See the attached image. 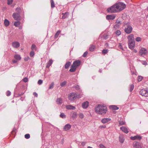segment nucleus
<instances>
[{
  "label": "nucleus",
  "mask_w": 148,
  "mask_h": 148,
  "mask_svg": "<svg viewBox=\"0 0 148 148\" xmlns=\"http://www.w3.org/2000/svg\"><path fill=\"white\" fill-rule=\"evenodd\" d=\"M79 117L82 119L84 118V115L82 113H80L79 114Z\"/></svg>",
  "instance_id": "46"
},
{
  "label": "nucleus",
  "mask_w": 148,
  "mask_h": 148,
  "mask_svg": "<svg viewBox=\"0 0 148 148\" xmlns=\"http://www.w3.org/2000/svg\"><path fill=\"white\" fill-rule=\"evenodd\" d=\"M13 62L14 63H16L17 62V61L16 60H14L13 61Z\"/></svg>",
  "instance_id": "63"
},
{
  "label": "nucleus",
  "mask_w": 148,
  "mask_h": 148,
  "mask_svg": "<svg viewBox=\"0 0 148 148\" xmlns=\"http://www.w3.org/2000/svg\"><path fill=\"white\" fill-rule=\"evenodd\" d=\"M140 94L142 96L147 97V89H144L141 90L140 91Z\"/></svg>",
  "instance_id": "10"
},
{
  "label": "nucleus",
  "mask_w": 148,
  "mask_h": 148,
  "mask_svg": "<svg viewBox=\"0 0 148 148\" xmlns=\"http://www.w3.org/2000/svg\"><path fill=\"white\" fill-rule=\"evenodd\" d=\"M86 143V142H83L81 143V145L83 146H84Z\"/></svg>",
  "instance_id": "60"
},
{
  "label": "nucleus",
  "mask_w": 148,
  "mask_h": 148,
  "mask_svg": "<svg viewBox=\"0 0 148 148\" xmlns=\"http://www.w3.org/2000/svg\"><path fill=\"white\" fill-rule=\"evenodd\" d=\"M129 48L130 49H133L135 46V41L128 42Z\"/></svg>",
  "instance_id": "9"
},
{
  "label": "nucleus",
  "mask_w": 148,
  "mask_h": 148,
  "mask_svg": "<svg viewBox=\"0 0 148 148\" xmlns=\"http://www.w3.org/2000/svg\"><path fill=\"white\" fill-rule=\"evenodd\" d=\"M4 24L5 26H8L10 24V22L8 20L5 19L4 21Z\"/></svg>",
  "instance_id": "30"
},
{
  "label": "nucleus",
  "mask_w": 148,
  "mask_h": 148,
  "mask_svg": "<svg viewBox=\"0 0 148 148\" xmlns=\"http://www.w3.org/2000/svg\"><path fill=\"white\" fill-rule=\"evenodd\" d=\"M62 14L63 15L62 17V19H65L68 17L69 13L68 12H66L65 13H62Z\"/></svg>",
  "instance_id": "17"
},
{
  "label": "nucleus",
  "mask_w": 148,
  "mask_h": 148,
  "mask_svg": "<svg viewBox=\"0 0 148 148\" xmlns=\"http://www.w3.org/2000/svg\"><path fill=\"white\" fill-rule=\"evenodd\" d=\"M135 40L137 42H140L141 41V38L140 37H137L136 38Z\"/></svg>",
  "instance_id": "48"
},
{
  "label": "nucleus",
  "mask_w": 148,
  "mask_h": 148,
  "mask_svg": "<svg viewBox=\"0 0 148 148\" xmlns=\"http://www.w3.org/2000/svg\"><path fill=\"white\" fill-rule=\"evenodd\" d=\"M100 148H106L105 146H104L103 144H101L99 145Z\"/></svg>",
  "instance_id": "58"
},
{
  "label": "nucleus",
  "mask_w": 148,
  "mask_h": 148,
  "mask_svg": "<svg viewBox=\"0 0 148 148\" xmlns=\"http://www.w3.org/2000/svg\"><path fill=\"white\" fill-rule=\"evenodd\" d=\"M116 34L117 35L119 36L121 34V32L120 30H117L116 32Z\"/></svg>",
  "instance_id": "50"
},
{
  "label": "nucleus",
  "mask_w": 148,
  "mask_h": 148,
  "mask_svg": "<svg viewBox=\"0 0 148 148\" xmlns=\"http://www.w3.org/2000/svg\"><path fill=\"white\" fill-rule=\"evenodd\" d=\"M106 126L105 125H100L99 128L100 129L105 128L106 127Z\"/></svg>",
  "instance_id": "57"
},
{
  "label": "nucleus",
  "mask_w": 148,
  "mask_h": 148,
  "mask_svg": "<svg viewBox=\"0 0 148 148\" xmlns=\"http://www.w3.org/2000/svg\"><path fill=\"white\" fill-rule=\"evenodd\" d=\"M115 16L114 14L107 15L106 16V18L108 20H113L115 18Z\"/></svg>",
  "instance_id": "14"
},
{
  "label": "nucleus",
  "mask_w": 148,
  "mask_h": 148,
  "mask_svg": "<svg viewBox=\"0 0 148 148\" xmlns=\"http://www.w3.org/2000/svg\"><path fill=\"white\" fill-rule=\"evenodd\" d=\"M42 80L41 79H40L38 81V83L39 85H41L42 83Z\"/></svg>",
  "instance_id": "54"
},
{
  "label": "nucleus",
  "mask_w": 148,
  "mask_h": 148,
  "mask_svg": "<svg viewBox=\"0 0 148 148\" xmlns=\"http://www.w3.org/2000/svg\"><path fill=\"white\" fill-rule=\"evenodd\" d=\"M16 130L15 128H14L13 130L11 132V134L13 135H14L16 133Z\"/></svg>",
  "instance_id": "38"
},
{
  "label": "nucleus",
  "mask_w": 148,
  "mask_h": 148,
  "mask_svg": "<svg viewBox=\"0 0 148 148\" xmlns=\"http://www.w3.org/2000/svg\"><path fill=\"white\" fill-rule=\"evenodd\" d=\"M54 86V83L53 82H52L49 87V89H51L53 88Z\"/></svg>",
  "instance_id": "40"
},
{
  "label": "nucleus",
  "mask_w": 148,
  "mask_h": 148,
  "mask_svg": "<svg viewBox=\"0 0 148 148\" xmlns=\"http://www.w3.org/2000/svg\"><path fill=\"white\" fill-rule=\"evenodd\" d=\"M116 4L118 12L123 10L126 7L125 4L119 2Z\"/></svg>",
  "instance_id": "3"
},
{
  "label": "nucleus",
  "mask_w": 148,
  "mask_h": 148,
  "mask_svg": "<svg viewBox=\"0 0 148 148\" xmlns=\"http://www.w3.org/2000/svg\"><path fill=\"white\" fill-rule=\"evenodd\" d=\"M23 80L25 82H27L28 81V79L27 77L24 78L23 79Z\"/></svg>",
  "instance_id": "55"
},
{
  "label": "nucleus",
  "mask_w": 148,
  "mask_h": 148,
  "mask_svg": "<svg viewBox=\"0 0 148 148\" xmlns=\"http://www.w3.org/2000/svg\"><path fill=\"white\" fill-rule=\"evenodd\" d=\"M21 23L19 21H16L14 23V25L16 27H18L20 25Z\"/></svg>",
  "instance_id": "34"
},
{
  "label": "nucleus",
  "mask_w": 148,
  "mask_h": 148,
  "mask_svg": "<svg viewBox=\"0 0 148 148\" xmlns=\"http://www.w3.org/2000/svg\"><path fill=\"white\" fill-rule=\"evenodd\" d=\"M133 146L134 148H142L141 144L136 141L134 142Z\"/></svg>",
  "instance_id": "8"
},
{
  "label": "nucleus",
  "mask_w": 148,
  "mask_h": 148,
  "mask_svg": "<svg viewBox=\"0 0 148 148\" xmlns=\"http://www.w3.org/2000/svg\"><path fill=\"white\" fill-rule=\"evenodd\" d=\"M95 45H90L89 50L90 51H94V50L95 49Z\"/></svg>",
  "instance_id": "29"
},
{
  "label": "nucleus",
  "mask_w": 148,
  "mask_h": 148,
  "mask_svg": "<svg viewBox=\"0 0 148 148\" xmlns=\"http://www.w3.org/2000/svg\"><path fill=\"white\" fill-rule=\"evenodd\" d=\"M67 84V82L66 81H64L62 82L60 84V86L62 87L64 86Z\"/></svg>",
  "instance_id": "37"
},
{
  "label": "nucleus",
  "mask_w": 148,
  "mask_h": 148,
  "mask_svg": "<svg viewBox=\"0 0 148 148\" xmlns=\"http://www.w3.org/2000/svg\"><path fill=\"white\" fill-rule=\"evenodd\" d=\"M111 119L109 118H104L101 120V121L103 123H105L111 121Z\"/></svg>",
  "instance_id": "18"
},
{
  "label": "nucleus",
  "mask_w": 148,
  "mask_h": 148,
  "mask_svg": "<svg viewBox=\"0 0 148 148\" xmlns=\"http://www.w3.org/2000/svg\"><path fill=\"white\" fill-rule=\"evenodd\" d=\"M30 137V136L29 134H26L25 135V137L26 139H29Z\"/></svg>",
  "instance_id": "49"
},
{
  "label": "nucleus",
  "mask_w": 148,
  "mask_h": 148,
  "mask_svg": "<svg viewBox=\"0 0 148 148\" xmlns=\"http://www.w3.org/2000/svg\"><path fill=\"white\" fill-rule=\"evenodd\" d=\"M57 103L59 105H61L62 103V99L61 98H58L56 101Z\"/></svg>",
  "instance_id": "28"
},
{
  "label": "nucleus",
  "mask_w": 148,
  "mask_h": 148,
  "mask_svg": "<svg viewBox=\"0 0 148 148\" xmlns=\"http://www.w3.org/2000/svg\"><path fill=\"white\" fill-rule=\"evenodd\" d=\"M95 112L100 114H105L107 111V107L100 104L98 105L95 108Z\"/></svg>",
  "instance_id": "1"
},
{
  "label": "nucleus",
  "mask_w": 148,
  "mask_h": 148,
  "mask_svg": "<svg viewBox=\"0 0 148 148\" xmlns=\"http://www.w3.org/2000/svg\"><path fill=\"white\" fill-rule=\"evenodd\" d=\"M66 108L68 110H75V107L71 105H68L66 106Z\"/></svg>",
  "instance_id": "20"
},
{
  "label": "nucleus",
  "mask_w": 148,
  "mask_h": 148,
  "mask_svg": "<svg viewBox=\"0 0 148 148\" xmlns=\"http://www.w3.org/2000/svg\"><path fill=\"white\" fill-rule=\"evenodd\" d=\"M121 129L122 131L125 132L126 134H127L128 133V131L127 129L124 126H122L120 128Z\"/></svg>",
  "instance_id": "21"
},
{
  "label": "nucleus",
  "mask_w": 148,
  "mask_h": 148,
  "mask_svg": "<svg viewBox=\"0 0 148 148\" xmlns=\"http://www.w3.org/2000/svg\"><path fill=\"white\" fill-rule=\"evenodd\" d=\"M82 94H79L78 95H77L76 93V99L77 98L79 99V98H81V97L82 96Z\"/></svg>",
  "instance_id": "44"
},
{
  "label": "nucleus",
  "mask_w": 148,
  "mask_h": 148,
  "mask_svg": "<svg viewBox=\"0 0 148 148\" xmlns=\"http://www.w3.org/2000/svg\"><path fill=\"white\" fill-rule=\"evenodd\" d=\"M61 32V31L60 30L58 31L56 33L55 36V38H57L58 37V36L59 34H60V33Z\"/></svg>",
  "instance_id": "35"
},
{
  "label": "nucleus",
  "mask_w": 148,
  "mask_h": 148,
  "mask_svg": "<svg viewBox=\"0 0 148 148\" xmlns=\"http://www.w3.org/2000/svg\"><path fill=\"white\" fill-rule=\"evenodd\" d=\"M88 53V52L87 51H86L84 53L82 56L84 57H85L86 56Z\"/></svg>",
  "instance_id": "56"
},
{
  "label": "nucleus",
  "mask_w": 148,
  "mask_h": 148,
  "mask_svg": "<svg viewBox=\"0 0 148 148\" xmlns=\"http://www.w3.org/2000/svg\"><path fill=\"white\" fill-rule=\"evenodd\" d=\"M134 86L133 84H131L129 86V90L131 92L133 90Z\"/></svg>",
  "instance_id": "32"
},
{
  "label": "nucleus",
  "mask_w": 148,
  "mask_h": 148,
  "mask_svg": "<svg viewBox=\"0 0 148 148\" xmlns=\"http://www.w3.org/2000/svg\"><path fill=\"white\" fill-rule=\"evenodd\" d=\"M53 62V60L50 59L49 60V61L47 63L46 67L47 68H49L50 66H51Z\"/></svg>",
  "instance_id": "22"
},
{
  "label": "nucleus",
  "mask_w": 148,
  "mask_h": 148,
  "mask_svg": "<svg viewBox=\"0 0 148 148\" xmlns=\"http://www.w3.org/2000/svg\"><path fill=\"white\" fill-rule=\"evenodd\" d=\"M125 122L123 121H121L119 122V125H124Z\"/></svg>",
  "instance_id": "53"
},
{
  "label": "nucleus",
  "mask_w": 148,
  "mask_h": 148,
  "mask_svg": "<svg viewBox=\"0 0 148 148\" xmlns=\"http://www.w3.org/2000/svg\"><path fill=\"white\" fill-rule=\"evenodd\" d=\"M132 140H135L136 139H138V140H140L142 137L141 136L139 135L135 136L133 137H132L130 138Z\"/></svg>",
  "instance_id": "16"
},
{
  "label": "nucleus",
  "mask_w": 148,
  "mask_h": 148,
  "mask_svg": "<svg viewBox=\"0 0 148 148\" xmlns=\"http://www.w3.org/2000/svg\"><path fill=\"white\" fill-rule=\"evenodd\" d=\"M73 87L77 90H78L79 89V86L78 85H74Z\"/></svg>",
  "instance_id": "45"
},
{
  "label": "nucleus",
  "mask_w": 148,
  "mask_h": 148,
  "mask_svg": "<svg viewBox=\"0 0 148 148\" xmlns=\"http://www.w3.org/2000/svg\"><path fill=\"white\" fill-rule=\"evenodd\" d=\"M132 28L130 25H127L124 29V31L127 34H130L132 32Z\"/></svg>",
  "instance_id": "6"
},
{
  "label": "nucleus",
  "mask_w": 148,
  "mask_h": 148,
  "mask_svg": "<svg viewBox=\"0 0 148 148\" xmlns=\"http://www.w3.org/2000/svg\"><path fill=\"white\" fill-rule=\"evenodd\" d=\"M12 17L15 20H20L21 15L19 13L14 12L12 14Z\"/></svg>",
  "instance_id": "7"
},
{
  "label": "nucleus",
  "mask_w": 148,
  "mask_h": 148,
  "mask_svg": "<svg viewBox=\"0 0 148 148\" xmlns=\"http://www.w3.org/2000/svg\"><path fill=\"white\" fill-rule=\"evenodd\" d=\"M60 117L63 118H66V115L64 114V113H61L60 115Z\"/></svg>",
  "instance_id": "43"
},
{
  "label": "nucleus",
  "mask_w": 148,
  "mask_h": 148,
  "mask_svg": "<svg viewBox=\"0 0 148 148\" xmlns=\"http://www.w3.org/2000/svg\"><path fill=\"white\" fill-rule=\"evenodd\" d=\"M13 0H8V5L11 4Z\"/></svg>",
  "instance_id": "52"
},
{
  "label": "nucleus",
  "mask_w": 148,
  "mask_h": 148,
  "mask_svg": "<svg viewBox=\"0 0 148 148\" xmlns=\"http://www.w3.org/2000/svg\"><path fill=\"white\" fill-rule=\"evenodd\" d=\"M34 55V53L33 51H31L30 53V56L31 57H33Z\"/></svg>",
  "instance_id": "42"
},
{
  "label": "nucleus",
  "mask_w": 148,
  "mask_h": 148,
  "mask_svg": "<svg viewBox=\"0 0 148 148\" xmlns=\"http://www.w3.org/2000/svg\"><path fill=\"white\" fill-rule=\"evenodd\" d=\"M119 141L121 143H123L124 141V139L123 137L121 135L119 136Z\"/></svg>",
  "instance_id": "27"
},
{
  "label": "nucleus",
  "mask_w": 148,
  "mask_h": 148,
  "mask_svg": "<svg viewBox=\"0 0 148 148\" xmlns=\"http://www.w3.org/2000/svg\"><path fill=\"white\" fill-rule=\"evenodd\" d=\"M51 7L52 8H53L55 7V4L53 0H51Z\"/></svg>",
  "instance_id": "36"
},
{
  "label": "nucleus",
  "mask_w": 148,
  "mask_h": 148,
  "mask_svg": "<svg viewBox=\"0 0 148 148\" xmlns=\"http://www.w3.org/2000/svg\"><path fill=\"white\" fill-rule=\"evenodd\" d=\"M110 109L112 110H117L119 109V107L115 105L110 106Z\"/></svg>",
  "instance_id": "26"
},
{
  "label": "nucleus",
  "mask_w": 148,
  "mask_h": 148,
  "mask_svg": "<svg viewBox=\"0 0 148 148\" xmlns=\"http://www.w3.org/2000/svg\"><path fill=\"white\" fill-rule=\"evenodd\" d=\"M147 53V49L145 48H142L140 51V53L141 55H145Z\"/></svg>",
  "instance_id": "13"
},
{
  "label": "nucleus",
  "mask_w": 148,
  "mask_h": 148,
  "mask_svg": "<svg viewBox=\"0 0 148 148\" xmlns=\"http://www.w3.org/2000/svg\"><path fill=\"white\" fill-rule=\"evenodd\" d=\"M6 94L7 96H9L11 95V92L9 90H8L6 92Z\"/></svg>",
  "instance_id": "51"
},
{
  "label": "nucleus",
  "mask_w": 148,
  "mask_h": 148,
  "mask_svg": "<svg viewBox=\"0 0 148 148\" xmlns=\"http://www.w3.org/2000/svg\"><path fill=\"white\" fill-rule=\"evenodd\" d=\"M128 39V42L129 41H134V35L133 34L130 35L127 37Z\"/></svg>",
  "instance_id": "11"
},
{
  "label": "nucleus",
  "mask_w": 148,
  "mask_h": 148,
  "mask_svg": "<svg viewBox=\"0 0 148 148\" xmlns=\"http://www.w3.org/2000/svg\"><path fill=\"white\" fill-rule=\"evenodd\" d=\"M71 116L73 119H75L77 117V114L76 112H73L71 114Z\"/></svg>",
  "instance_id": "23"
},
{
  "label": "nucleus",
  "mask_w": 148,
  "mask_h": 148,
  "mask_svg": "<svg viewBox=\"0 0 148 148\" xmlns=\"http://www.w3.org/2000/svg\"><path fill=\"white\" fill-rule=\"evenodd\" d=\"M16 11L17 12L16 13H19V14H20L21 12V8L19 7H17L16 9Z\"/></svg>",
  "instance_id": "33"
},
{
  "label": "nucleus",
  "mask_w": 148,
  "mask_h": 148,
  "mask_svg": "<svg viewBox=\"0 0 148 148\" xmlns=\"http://www.w3.org/2000/svg\"><path fill=\"white\" fill-rule=\"evenodd\" d=\"M76 93L72 92L69 94L68 98L71 102H73L76 99Z\"/></svg>",
  "instance_id": "5"
},
{
  "label": "nucleus",
  "mask_w": 148,
  "mask_h": 148,
  "mask_svg": "<svg viewBox=\"0 0 148 148\" xmlns=\"http://www.w3.org/2000/svg\"><path fill=\"white\" fill-rule=\"evenodd\" d=\"M29 59H30V58L28 56H27V57L25 58H24V60L25 61H27Z\"/></svg>",
  "instance_id": "59"
},
{
  "label": "nucleus",
  "mask_w": 148,
  "mask_h": 148,
  "mask_svg": "<svg viewBox=\"0 0 148 148\" xmlns=\"http://www.w3.org/2000/svg\"><path fill=\"white\" fill-rule=\"evenodd\" d=\"M71 63L70 62H67L64 65L65 68L66 69H68L71 65Z\"/></svg>",
  "instance_id": "25"
},
{
  "label": "nucleus",
  "mask_w": 148,
  "mask_h": 148,
  "mask_svg": "<svg viewBox=\"0 0 148 148\" xmlns=\"http://www.w3.org/2000/svg\"><path fill=\"white\" fill-rule=\"evenodd\" d=\"M31 49L32 50H36V46L35 45L33 44L32 46Z\"/></svg>",
  "instance_id": "39"
},
{
  "label": "nucleus",
  "mask_w": 148,
  "mask_h": 148,
  "mask_svg": "<svg viewBox=\"0 0 148 148\" xmlns=\"http://www.w3.org/2000/svg\"><path fill=\"white\" fill-rule=\"evenodd\" d=\"M12 45L14 48H17L19 47L20 44L17 42L15 41L12 43Z\"/></svg>",
  "instance_id": "12"
},
{
  "label": "nucleus",
  "mask_w": 148,
  "mask_h": 148,
  "mask_svg": "<svg viewBox=\"0 0 148 148\" xmlns=\"http://www.w3.org/2000/svg\"><path fill=\"white\" fill-rule=\"evenodd\" d=\"M147 97H148V89H147Z\"/></svg>",
  "instance_id": "64"
},
{
  "label": "nucleus",
  "mask_w": 148,
  "mask_h": 148,
  "mask_svg": "<svg viewBox=\"0 0 148 148\" xmlns=\"http://www.w3.org/2000/svg\"><path fill=\"white\" fill-rule=\"evenodd\" d=\"M33 95L36 97H37L38 96V94L36 92H34L33 93Z\"/></svg>",
  "instance_id": "61"
},
{
  "label": "nucleus",
  "mask_w": 148,
  "mask_h": 148,
  "mask_svg": "<svg viewBox=\"0 0 148 148\" xmlns=\"http://www.w3.org/2000/svg\"><path fill=\"white\" fill-rule=\"evenodd\" d=\"M71 125L69 124H67L64 127V130L65 131L69 130L71 128Z\"/></svg>",
  "instance_id": "19"
},
{
  "label": "nucleus",
  "mask_w": 148,
  "mask_h": 148,
  "mask_svg": "<svg viewBox=\"0 0 148 148\" xmlns=\"http://www.w3.org/2000/svg\"><path fill=\"white\" fill-rule=\"evenodd\" d=\"M116 25H115L114 26V28H116L117 26H119V25L121 24V21L119 20V19H117L116 20Z\"/></svg>",
  "instance_id": "24"
},
{
  "label": "nucleus",
  "mask_w": 148,
  "mask_h": 148,
  "mask_svg": "<svg viewBox=\"0 0 148 148\" xmlns=\"http://www.w3.org/2000/svg\"><path fill=\"white\" fill-rule=\"evenodd\" d=\"M119 47L120 49H123V47H122V45H121V44H119Z\"/></svg>",
  "instance_id": "62"
},
{
  "label": "nucleus",
  "mask_w": 148,
  "mask_h": 148,
  "mask_svg": "<svg viewBox=\"0 0 148 148\" xmlns=\"http://www.w3.org/2000/svg\"><path fill=\"white\" fill-rule=\"evenodd\" d=\"M14 58L16 60H20L21 59V57L20 55L18 54L15 55L14 56Z\"/></svg>",
  "instance_id": "31"
},
{
  "label": "nucleus",
  "mask_w": 148,
  "mask_h": 148,
  "mask_svg": "<svg viewBox=\"0 0 148 148\" xmlns=\"http://www.w3.org/2000/svg\"><path fill=\"white\" fill-rule=\"evenodd\" d=\"M108 51V50L107 49H103L102 50V52L103 54H105L107 53Z\"/></svg>",
  "instance_id": "47"
},
{
  "label": "nucleus",
  "mask_w": 148,
  "mask_h": 148,
  "mask_svg": "<svg viewBox=\"0 0 148 148\" xmlns=\"http://www.w3.org/2000/svg\"><path fill=\"white\" fill-rule=\"evenodd\" d=\"M116 6V4L113 5L107 9V12H108L110 13H114L117 12H118V10H117V8Z\"/></svg>",
  "instance_id": "4"
},
{
  "label": "nucleus",
  "mask_w": 148,
  "mask_h": 148,
  "mask_svg": "<svg viewBox=\"0 0 148 148\" xmlns=\"http://www.w3.org/2000/svg\"><path fill=\"white\" fill-rule=\"evenodd\" d=\"M143 77L141 76H139L138 77V82H140L141 81H142V80L143 79Z\"/></svg>",
  "instance_id": "41"
},
{
  "label": "nucleus",
  "mask_w": 148,
  "mask_h": 148,
  "mask_svg": "<svg viewBox=\"0 0 148 148\" xmlns=\"http://www.w3.org/2000/svg\"><path fill=\"white\" fill-rule=\"evenodd\" d=\"M81 63V62L79 60H77L74 61L69 71L71 72H75L77 68L79 66Z\"/></svg>",
  "instance_id": "2"
},
{
  "label": "nucleus",
  "mask_w": 148,
  "mask_h": 148,
  "mask_svg": "<svg viewBox=\"0 0 148 148\" xmlns=\"http://www.w3.org/2000/svg\"><path fill=\"white\" fill-rule=\"evenodd\" d=\"M89 105V102L88 101H86V102H84L82 104V107L83 108L86 109L88 106Z\"/></svg>",
  "instance_id": "15"
}]
</instances>
